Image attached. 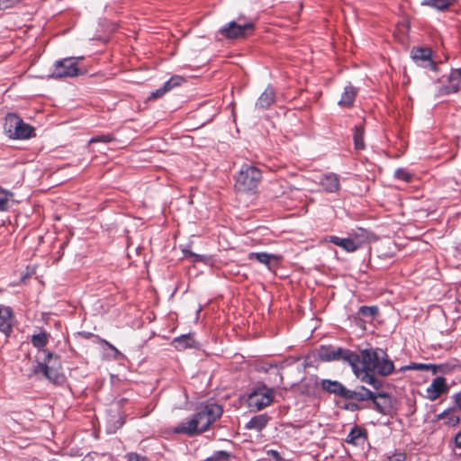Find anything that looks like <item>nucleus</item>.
<instances>
[{
	"label": "nucleus",
	"mask_w": 461,
	"mask_h": 461,
	"mask_svg": "<svg viewBox=\"0 0 461 461\" xmlns=\"http://www.w3.org/2000/svg\"><path fill=\"white\" fill-rule=\"evenodd\" d=\"M456 2V0H423L421 5L430 6L438 11H446L454 5Z\"/></svg>",
	"instance_id": "23"
},
{
	"label": "nucleus",
	"mask_w": 461,
	"mask_h": 461,
	"mask_svg": "<svg viewBox=\"0 0 461 461\" xmlns=\"http://www.w3.org/2000/svg\"><path fill=\"white\" fill-rule=\"evenodd\" d=\"M14 312L11 307L0 305V331L9 336L13 331Z\"/></svg>",
	"instance_id": "11"
},
{
	"label": "nucleus",
	"mask_w": 461,
	"mask_h": 461,
	"mask_svg": "<svg viewBox=\"0 0 461 461\" xmlns=\"http://www.w3.org/2000/svg\"><path fill=\"white\" fill-rule=\"evenodd\" d=\"M5 130L10 138L23 140L32 136L34 128L25 123L14 113H8L5 117Z\"/></svg>",
	"instance_id": "6"
},
{
	"label": "nucleus",
	"mask_w": 461,
	"mask_h": 461,
	"mask_svg": "<svg viewBox=\"0 0 461 461\" xmlns=\"http://www.w3.org/2000/svg\"><path fill=\"white\" fill-rule=\"evenodd\" d=\"M261 179L262 173L258 167L243 165L238 172L234 187L240 193H254Z\"/></svg>",
	"instance_id": "3"
},
{
	"label": "nucleus",
	"mask_w": 461,
	"mask_h": 461,
	"mask_svg": "<svg viewBox=\"0 0 461 461\" xmlns=\"http://www.w3.org/2000/svg\"><path fill=\"white\" fill-rule=\"evenodd\" d=\"M171 344L176 350L179 351L185 350L186 348H195V340L194 336L190 333L175 338Z\"/></svg>",
	"instance_id": "16"
},
{
	"label": "nucleus",
	"mask_w": 461,
	"mask_h": 461,
	"mask_svg": "<svg viewBox=\"0 0 461 461\" xmlns=\"http://www.w3.org/2000/svg\"><path fill=\"white\" fill-rule=\"evenodd\" d=\"M448 387L446 384V379L442 376H438L433 379L430 385L427 388V397L431 400H437L442 393H447Z\"/></svg>",
	"instance_id": "12"
},
{
	"label": "nucleus",
	"mask_w": 461,
	"mask_h": 461,
	"mask_svg": "<svg viewBox=\"0 0 461 461\" xmlns=\"http://www.w3.org/2000/svg\"><path fill=\"white\" fill-rule=\"evenodd\" d=\"M113 140H114V137L112 134H102V135H97V136L93 137L89 140V143L90 144L97 143V142L109 143Z\"/></svg>",
	"instance_id": "33"
},
{
	"label": "nucleus",
	"mask_w": 461,
	"mask_h": 461,
	"mask_svg": "<svg viewBox=\"0 0 461 461\" xmlns=\"http://www.w3.org/2000/svg\"><path fill=\"white\" fill-rule=\"evenodd\" d=\"M276 102V93L271 86H267L258 98L255 106L258 109H267Z\"/></svg>",
	"instance_id": "15"
},
{
	"label": "nucleus",
	"mask_w": 461,
	"mask_h": 461,
	"mask_svg": "<svg viewBox=\"0 0 461 461\" xmlns=\"http://www.w3.org/2000/svg\"><path fill=\"white\" fill-rule=\"evenodd\" d=\"M260 370L267 373L269 372L270 370H274L275 371V375L276 376H279L280 377V382H282L283 380V377L279 372V369L277 368V366L276 365H272V364H265L261 366Z\"/></svg>",
	"instance_id": "35"
},
{
	"label": "nucleus",
	"mask_w": 461,
	"mask_h": 461,
	"mask_svg": "<svg viewBox=\"0 0 461 461\" xmlns=\"http://www.w3.org/2000/svg\"><path fill=\"white\" fill-rule=\"evenodd\" d=\"M406 455L404 453H397L389 457V461H404Z\"/></svg>",
	"instance_id": "40"
},
{
	"label": "nucleus",
	"mask_w": 461,
	"mask_h": 461,
	"mask_svg": "<svg viewBox=\"0 0 461 461\" xmlns=\"http://www.w3.org/2000/svg\"><path fill=\"white\" fill-rule=\"evenodd\" d=\"M454 441L456 447L461 449V430L456 435Z\"/></svg>",
	"instance_id": "44"
},
{
	"label": "nucleus",
	"mask_w": 461,
	"mask_h": 461,
	"mask_svg": "<svg viewBox=\"0 0 461 461\" xmlns=\"http://www.w3.org/2000/svg\"><path fill=\"white\" fill-rule=\"evenodd\" d=\"M438 420H446L445 424L450 427L457 425L460 421L459 416L456 413L453 409L444 411L438 415Z\"/></svg>",
	"instance_id": "25"
},
{
	"label": "nucleus",
	"mask_w": 461,
	"mask_h": 461,
	"mask_svg": "<svg viewBox=\"0 0 461 461\" xmlns=\"http://www.w3.org/2000/svg\"><path fill=\"white\" fill-rule=\"evenodd\" d=\"M447 84L438 87V95H447L459 91L461 87V68L452 69L447 77Z\"/></svg>",
	"instance_id": "10"
},
{
	"label": "nucleus",
	"mask_w": 461,
	"mask_h": 461,
	"mask_svg": "<svg viewBox=\"0 0 461 461\" xmlns=\"http://www.w3.org/2000/svg\"><path fill=\"white\" fill-rule=\"evenodd\" d=\"M318 384V378L316 376L306 377L302 380L300 384V390L303 393L312 394L314 393Z\"/></svg>",
	"instance_id": "24"
},
{
	"label": "nucleus",
	"mask_w": 461,
	"mask_h": 461,
	"mask_svg": "<svg viewBox=\"0 0 461 461\" xmlns=\"http://www.w3.org/2000/svg\"><path fill=\"white\" fill-rule=\"evenodd\" d=\"M364 126L362 124L356 125L354 128V145L355 149L357 150H363L366 148L365 141H364Z\"/></svg>",
	"instance_id": "26"
},
{
	"label": "nucleus",
	"mask_w": 461,
	"mask_h": 461,
	"mask_svg": "<svg viewBox=\"0 0 461 461\" xmlns=\"http://www.w3.org/2000/svg\"><path fill=\"white\" fill-rule=\"evenodd\" d=\"M253 23H238L234 21L228 23L219 31V33L228 40L245 38L254 32Z\"/></svg>",
	"instance_id": "7"
},
{
	"label": "nucleus",
	"mask_w": 461,
	"mask_h": 461,
	"mask_svg": "<svg viewBox=\"0 0 461 461\" xmlns=\"http://www.w3.org/2000/svg\"><path fill=\"white\" fill-rule=\"evenodd\" d=\"M413 369H417V370H429V369H432L433 373L436 374L437 373V368H436V366L434 365H427V364H419V365H416L414 367H412Z\"/></svg>",
	"instance_id": "38"
},
{
	"label": "nucleus",
	"mask_w": 461,
	"mask_h": 461,
	"mask_svg": "<svg viewBox=\"0 0 461 461\" xmlns=\"http://www.w3.org/2000/svg\"><path fill=\"white\" fill-rule=\"evenodd\" d=\"M395 176L400 179L403 180L407 183L411 182L412 180V175L406 171L405 169L399 168L395 171Z\"/></svg>",
	"instance_id": "34"
},
{
	"label": "nucleus",
	"mask_w": 461,
	"mask_h": 461,
	"mask_svg": "<svg viewBox=\"0 0 461 461\" xmlns=\"http://www.w3.org/2000/svg\"><path fill=\"white\" fill-rule=\"evenodd\" d=\"M367 439L366 430L361 427L354 426L348 433L346 442L354 446H362Z\"/></svg>",
	"instance_id": "14"
},
{
	"label": "nucleus",
	"mask_w": 461,
	"mask_h": 461,
	"mask_svg": "<svg viewBox=\"0 0 461 461\" xmlns=\"http://www.w3.org/2000/svg\"><path fill=\"white\" fill-rule=\"evenodd\" d=\"M321 185L326 192H337L340 187L339 177L334 173L327 174L321 178Z\"/></svg>",
	"instance_id": "18"
},
{
	"label": "nucleus",
	"mask_w": 461,
	"mask_h": 461,
	"mask_svg": "<svg viewBox=\"0 0 461 461\" xmlns=\"http://www.w3.org/2000/svg\"><path fill=\"white\" fill-rule=\"evenodd\" d=\"M222 414V408L216 403L206 404L194 413L190 419L180 422L172 429L176 434H184L189 437L199 435L206 431Z\"/></svg>",
	"instance_id": "2"
},
{
	"label": "nucleus",
	"mask_w": 461,
	"mask_h": 461,
	"mask_svg": "<svg viewBox=\"0 0 461 461\" xmlns=\"http://www.w3.org/2000/svg\"><path fill=\"white\" fill-rule=\"evenodd\" d=\"M269 417L267 414H259L252 417L246 425L248 429L262 430L268 423Z\"/></svg>",
	"instance_id": "22"
},
{
	"label": "nucleus",
	"mask_w": 461,
	"mask_h": 461,
	"mask_svg": "<svg viewBox=\"0 0 461 461\" xmlns=\"http://www.w3.org/2000/svg\"><path fill=\"white\" fill-rule=\"evenodd\" d=\"M267 456L271 458L272 461H284L283 457L279 454L278 451L270 449L267 452Z\"/></svg>",
	"instance_id": "37"
},
{
	"label": "nucleus",
	"mask_w": 461,
	"mask_h": 461,
	"mask_svg": "<svg viewBox=\"0 0 461 461\" xmlns=\"http://www.w3.org/2000/svg\"><path fill=\"white\" fill-rule=\"evenodd\" d=\"M378 313V308L376 306H361L358 311V314L362 317L369 318L372 321L375 316Z\"/></svg>",
	"instance_id": "29"
},
{
	"label": "nucleus",
	"mask_w": 461,
	"mask_h": 461,
	"mask_svg": "<svg viewBox=\"0 0 461 461\" xmlns=\"http://www.w3.org/2000/svg\"><path fill=\"white\" fill-rule=\"evenodd\" d=\"M77 58H67L59 60L54 65L52 77L55 78H61L67 77H77L82 73L77 66Z\"/></svg>",
	"instance_id": "8"
},
{
	"label": "nucleus",
	"mask_w": 461,
	"mask_h": 461,
	"mask_svg": "<svg viewBox=\"0 0 461 461\" xmlns=\"http://www.w3.org/2000/svg\"><path fill=\"white\" fill-rule=\"evenodd\" d=\"M321 387L324 391L334 393L337 396L346 399L348 389H347L341 383L324 379L321 381Z\"/></svg>",
	"instance_id": "13"
},
{
	"label": "nucleus",
	"mask_w": 461,
	"mask_h": 461,
	"mask_svg": "<svg viewBox=\"0 0 461 461\" xmlns=\"http://www.w3.org/2000/svg\"><path fill=\"white\" fill-rule=\"evenodd\" d=\"M60 369L59 357L50 352H46L44 361L38 363L34 373H42L49 381L59 384L63 381Z\"/></svg>",
	"instance_id": "5"
},
{
	"label": "nucleus",
	"mask_w": 461,
	"mask_h": 461,
	"mask_svg": "<svg viewBox=\"0 0 461 461\" xmlns=\"http://www.w3.org/2000/svg\"><path fill=\"white\" fill-rule=\"evenodd\" d=\"M345 238H339L337 236H328L324 239V241L331 242L339 247L341 246V242L343 241Z\"/></svg>",
	"instance_id": "39"
},
{
	"label": "nucleus",
	"mask_w": 461,
	"mask_h": 461,
	"mask_svg": "<svg viewBox=\"0 0 461 461\" xmlns=\"http://www.w3.org/2000/svg\"><path fill=\"white\" fill-rule=\"evenodd\" d=\"M340 248L347 252H354L359 248V245H357L353 240L345 238L341 242Z\"/></svg>",
	"instance_id": "31"
},
{
	"label": "nucleus",
	"mask_w": 461,
	"mask_h": 461,
	"mask_svg": "<svg viewBox=\"0 0 461 461\" xmlns=\"http://www.w3.org/2000/svg\"><path fill=\"white\" fill-rule=\"evenodd\" d=\"M249 260H257L258 262L267 267L268 269H271V261L278 260V257L274 254H268L266 252H251L248 256Z\"/></svg>",
	"instance_id": "21"
},
{
	"label": "nucleus",
	"mask_w": 461,
	"mask_h": 461,
	"mask_svg": "<svg viewBox=\"0 0 461 461\" xmlns=\"http://www.w3.org/2000/svg\"><path fill=\"white\" fill-rule=\"evenodd\" d=\"M165 94H166V92L163 89V87H160V88L157 89L155 92H152L150 97L151 98H158V97L163 96Z\"/></svg>",
	"instance_id": "42"
},
{
	"label": "nucleus",
	"mask_w": 461,
	"mask_h": 461,
	"mask_svg": "<svg viewBox=\"0 0 461 461\" xmlns=\"http://www.w3.org/2000/svg\"><path fill=\"white\" fill-rule=\"evenodd\" d=\"M14 194L10 191L5 190L0 186V212L8 209L9 199L13 197Z\"/></svg>",
	"instance_id": "28"
},
{
	"label": "nucleus",
	"mask_w": 461,
	"mask_h": 461,
	"mask_svg": "<svg viewBox=\"0 0 461 461\" xmlns=\"http://www.w3.org/2000/svg\"><path fill=\"white\" fill-rule=\"evenodd\" d=\"M274 399L275 390L266 384H259L248 394L247 406L251 411H258L271 405Z\"/></svg>",
	"instance_id": "4"
},
{
	"label": "nucleus",
	"mask_w": 461,
	"mask_h": 461,
	"mask_svg": "<svg viewBox=\"0 0 461 461\" xmlns=\"http://www.w3.org/2000/svg\"><path fill=\"white\" fill-rule=\"evenodd\" d=\"M411 57L417 66L437 71V64L432 60V51L429 48H412Z\"/></svg>",
	"instance_id": "9"
},
{
	"label": "nucleus",
	"mask_w": 461,
	"mask_h": 461,
	"mask_svg": "<svg viewBox=\"0 0 461 461\" xmlns=\"http://www.w3.org/2000/svg\"><path fill=\"white\" fill-rule=\"evenodd\" d=\"M372 402L375 407V410L380 413H386L387 410L390 408L391 400L387 393H375L374 398H372Z\"/></svg>",
	"instance_id": "20"
},
{
	"label": "nucleus",
	"mask_w": 461,
	"mask_h": 461,
	"mask_svg": "<svg viewBox=\"0 0 461 461\" xmlns=\"http://www.w3.org/2000/svg\"><path fill=\"white\" fill-rule=\"evenodd\" d=\"M375 393L370 391L369 389L361 386L357 390L352 391L348 390V394L346 395V399L349 400H357L358 402H364L366 400H372L374 398Z\"/></svg>",
	"instance_id": "19"
},
{
	"label": "nucleus",
	"mask_w": 461,
	"mask_h": 461,
	"mask_svg": "<svg viewBox=\"0 0 461 461\" xmlns=\"http://www.w3.org/2000/svg\"><path fill=\"white\" fill-rule=\"evenodd\" d=\"M426 461H430V460H426Z\"/></svg>",
	"instance_id": "46"
},
{
	"label": "nucleus",
	"mask_w": 461,
	"mask_h": 461,
	"mask_svg": "<svg viewBox=\"0 0 461 461\" xmlns=\"http://www.w3.org/2000/svg\"><path fill=\"white\" fill-rule=\"evenodd\" d=\"M357 94V90L352 85H348L345 86L343 93L341 94V97L339 101V105L342 107L350 108L353 106L356 96Z\"/></svg>",
	"instance_id": "17"
},
{
	"label": "nucleus",
	"mask_w": 461,
	"mask_h": 461,
	"mask_svg": "<svg viewBox=\"0 0 461 461\" xmlns=\"http://www.w3.org/2000/svg\"><path fill=\"white\" fill-rule=\"evenodd\" d=\"M101 343L106 345L110 349L118 352L117 348L105 339H100Z\"/></svg>",
	"instance_id": "45"
},
{
	"label": "nucleus",
	"mask_w": 461,
	"mask_h": 461,
	"mask_svg": "<svg viewBox=\"0 0 461 461\" xmlns=\"http://www.w3.org/2000/svg\"><path fill=\"white\" fill-rule=\"evenodd\" d=\"M318 356L321 361H342L350 365L357 377L375 389L381 387V382L375 374L387 376L394 370L393 361L388 358L386 352L379 348L363 349L358 355L347 348L322 346Z\"/></svg>",
	"instance_id": "1"
},
{
	"label": "nucleus",
	"mask_w": 461,
	"mask_h": 461,
	"mask_svg": "<svg viewBox=\"0 0 461 461\" xmlns=\"http://www.w3.org/2000/svg\"><path fill=\"white\" fill-rule=\"evenodd\" d=\"M21 1L22 0H0V9L12 8Z\"/></svg>",
	"instance_id": "36"
},
{
	"label": "nucleus",
	"mask_w": 461,
	"mask_h": 461,
	"mask_svg": "<svg viewBox=\"0 0 461 461\" xmlns=\"http://www.w3.org/2000/svg\"><path fill=\"white\" fill-rule=\"evenodd\" d=\"M49 341V334L45 330H41L37 334L32 336L31 342L34 348L39 349L44 348Z\"/></svg>",
	"instance_id": "27"
},
{
	"label": "nucleus",
	"mask_w": 461,
	"mask_h": 461,
	"mask_svg": "<svg viewBox=\"0 0 461 461\" xmlns=\"http://www.w3.org/2000/svg\"><path fill=\"white\" fill-rule=\"evenodd\" d=\"M126 461H145V458L137 454H129Z\"/></svg>",
	"instance_id": "41"
},
{
	"label": "nucleus",
	"mask_w": 461,
	"mask_h": 461,
	"mask_svg": "<svg viewBox=\"0 0 461 461\" xmlns=\"http://www.w3.org/2000/svg\"><path fill=\"white\" fill-rule=\"evenodd\" d=\"M454 402L458 409L461 410V391L454 395Z\"/></svg>",
	"instance_id": "43"
},
{
	"label": "nucleus",
	"mask_w": 461,
	"mask_h": 461,
	"mask_svg": "<svg viewBox=\"0 0 461 461\" xmlns=\"http://www.w3.org/2000/svg\"><path fill=\"white\" fill-rule=\"evenodd\" d=\"M230 454L224 450L215 451L212 456L206 458L205 461H228Z\"/></svg>",
	"instance_id": "30"
},
{
	"label": "nucleus",
	"mask_w": 461,
	"mask_h": 461,
	"mask_svg": "<svg viewBox=\"0 0 461 461\" xmlns=\"http://www.w3.org/2000/svg\"><path fill=\"white\" fill-rule=\"evenodd\" d=\"M182 78L180 77H173L168 81H167L162 86L166 93L172 90L175 86H179L182 82Z\"/></svg>",
	"instance_id": "32"
}]
</instances>
